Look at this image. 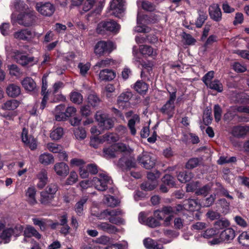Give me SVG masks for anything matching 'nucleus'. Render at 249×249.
Returning a JSON list of instances; mask_svg holds the SVG:
<instances>
[{"mask_svg":"<svg viewBox=\"0 0 249 249\" xmlns=\"http://www.w3.org/2000/svg\"><path fill=\"white\" fill-rule=\"evenodd\" d=\"M112 182L110 178L106 173H101L98 177H94L91 180H85L81 181L80 186L82 189L94 186L97 190L104 191L107 189V184Z\"/></svg>","mask_w":249,"mask_h":249,"instance_id":"f03ea898","label":"nucleus"},{"mask_svg":"<svg viewBox=\"0 0 249 249\" xmlns=\"http://www.w3.org/2000/svg\"><path fill=\"white\" fill-rule=\"evenodd\" d=\"M134 88L137 92L141 94L145 93L148 89L147 85L141 81H137L135 83Z\"/></svg>","mask_w":249,"mask_h":249,"instance_id":"58836bf2","label":"nucleus"},{"mask_svg":"<svg viewBox=\"0 0 249 249\" xmlns=\"http://www.w3.org/2000/svg\"><path fill=\"white\" fill-rule=\"evenodd\" d=\"M200 162V160L198 158H192L188 160L186 164V167L189 169H193L197 167Z\"/></svg>","mask_w":249,"mask_h":249,"instance_id":"052dcab7","label":"nucleus"},{"mask_svg":"<svg viewBox=\"0 0 249 249\" xmlns=\"http://www.w3.org/2000/svg\"><path fill=\"white\" fill-rule=\"evenodd\" d=\"M116 76V72L114 71L107 69L101 71L99 73V78L101 81H111Z\"/></svg>","mask_w":249,"mask_h":249,"instance_id":"aec40b11","label":"nucleus"},{"mask_svg":"<svg viewBox=\"0 0 249 249\" xmlns=\"http://www.w3.org/2000/svg\"><path fill=\"white\" fill-rule=\"evenodd\" d=\"M175 212L171 207H164L161 210H158L154 212V216L159 221L163 220L167 215L172 214Z\"/></svg>","mask_w":249,"mask_h":249,"instance_id":"f3484780","label":"nucleus"},{"mask_svg":"<svg viewBox=\"0 0 249 249\" xmlns=\"http://www.w3.org/2000/svg\"><path fill=\"white\" fill-rule=\"evenodd\" d=\"M100 101L99 97L94 93L89 94L88 97V102L93 107L97 106Z\"/></svg>","mask_w":249,"mask_h":249,"instance_id":"8fccbe9b","label":"nucleus"},{"mask_svg":"<svg viewBox=\"0 0 249 249\" xmlns=\"http://www.w3.org/2000/svg\"><path fill=\"white\" fill-rule=\"evenodd\" d=\"M53 196L49 193L42 191L40 193V202L43 204H47L51 202L53 198Z\"/></svg>","mask_w":249,"mask_h":249,"instance_id":"a19ab883","label":"nucleus"},{"mask_svg":"<svg viewBox=\"0 0 249 249\" xmlns=\"http://www.w3.org/2000/svg\"><path fill=\"white\" fill-rule=\"evenodd\" d=\"M36 195V190L34 187H30L26 191L25 196L30 204L34 205L37 203Z\"/></svg>","mask_w":249,"mask_h":249,"instance_id":"a878e982","label":"nucleus"},{"mask_svg":"<svg viewBox=\"0 0 249 249\" xmlns=\"http://www.w3.org/2000/svg\"><path fill=\"white\" fill-rule=\"evenodd\" d=\"M105 203L108 206L115 207L119 203V201L113 196H108L105 197Z\"/></svg>","mask_w":249,"mask_h":249,"instance_id":"bf43d9fd","label":"nucleus"},{"mask_svg":"<svg viewBox=\"0 0 249 249\" xmlns=\"http://www.w3.org/2000/svg\"><path fill=\"white\" fill-rule=\"evenodd\" d=\"M40 34L29 29H22L14 34V38L24 41H30L36 36L39 37Z\"/></svg>","mask_w":249,"mask_h":249,"instance_id":"9b49d317","label":"nucleus"},{"mask_svg":"<svg viewBox=\"0 0 249 249\" xmlns=\"http://www.w3.org/2000/svg\"><path fill=\"white\" fill-rule=\"evenodd\" d=\"M209 14L211 18L215 21H219L222 19V13L217 4H213L209 8Z\"/></svg>","mask_w":249,"mask_h":249,"instance_id":"dca6fc26","label":"nucleus"},{"mask_svg":"<svg viewBox=\"0 0 249 249\" xmlns=\"http://www.w3.org/2000/svg\"><path fill=\"white\" fill-rule=\"evenodd\" d=\"M15 229L12 228H8L3 230L0 234V238L2 242L6 244L9 243L12 236L15 233Z\"/></svg>","mask_w":249,"mask_h":249,"instance_id":"4be33fe9","label":"nucleus"},{"mask_svg":"<svg viewBox=\"0 0 249 249\" xmlns=\"http://www.w3.org/2000/svg\"><path fill=\"white\" fill-rule=\"evenodd\" d=\"M235 236V231L231 228H229L220 233L219 238H214L210 243L212 245H216L222 242H230L234 238Z\"/></svg>","mask_w":249,"mask_h":249,"instance_id":"0eeeda50","label":"nucleus"},{"mask_svg":"<svg viewBox=\"0 0 249 249\" xmlns=\"http://www.w3.org/2000/svg\"><path fill=\"white\" fill-rule=\"evenodd\" d=\"M53 169L58 176L63 177H66L70 171L69 166L64 162L56 163L53 166Z\"/></svg>","mask_w":249,"mask_h":249,"instance_id":"2eb2a0df","label":"nucleus"},{"mask_svg":"<svg viewBox=\"0 0 249 249\" xmlns=\"http://www.w3.org/2000/svg\"><path fill=\"white\" fill-rule=\"evenodd\" d=\"M45 146L48 150L53 153H58L62 150L61 145L53 142L48 143Z\"/></svg>","mask_w":249,"mask_h":249,"instance_id":"09e8293b","label":"nucleus"},{"mask_svg":"<svg viewBox=\"0 0 249 249\" xmlns=\"http://www.w3.org/2000/svg\"><path fill=\"white\" fill-rule=\"evenodd\" d=\"M21 83L25 90L28 92H36L37 90L36 82L31 77L25 78Z\"/></svg>","mask_w":249,"mask_h":249,"instance_id":"a211bd4d","label":"nucleus"},{"mask_svg":"<svg viewBox=\"0 0 249 249\" xmlns=\"http://www.w3.org/2000/svg\"><path fill=\"white\" fill-rule=\"evenodd\" d=\"M158 185L157 181H148L142 183L141 187V189L145 191H149L154 190Z\"/></svg>","mask_w":249,"mask_h":249,"instance_id":"c03bdc74","label":"nucleus"},{"mask_svg":"<svg viewBox=\"0 0 249 249\" xmlns=\"http://www.w3.org/2000/svg\"><path fill=\"white\" fill-rule=\"evenodd\" d=\"M120 29V25L113 20L102 21L98 24L97 27V31L100 34H103L106 31L116 34Z\"/></svg>","mask_w":249,"mask_h":249,"instance_id":"39448f33","label":"nucleus"},{"mask_svg":"<svg viewBox=\"0 0 249 249\" xmlns=\"http://www.w3.org/2000/svg\"><path fill=\"white\" fill-rule=\"evenodd\" d=\"M132 94L130 92H125L121 93L117 99V104L120 107L124 108L126 104L128 102L129 99L132 97Z\"/></svg>","mask_w":249,"mask_h":249,"instance_id":"393cba45","label":"nucleus"},{"mask_svg":"<svg viewBox=\"0 0 249 249\" xmlns=\"http://www.w3.org/2000/svg\"><path fill=\"white\" fill-rule=\"evenodd\" d=\"M184 208L191 211L197 210L199 209V204L196 199H189L186 200L184 204Z\"/></svg>","mask_w":249,"mask_h":249,"instance_id":"473e14b6","label":"nucleus"},{"mask_svg":"<svg viewBox=\"0 0 249 249\" xmlns=\"http://www.w3.org/2000/svg\"><path fill=\"white\" fill-rule=\"evenodd\" d=\"M118 139V137L113 134H105L100 137L93 136L90 137L89 144L91 147L97 148L101 143L106 141L111 142L117 141Z\"/></svg>","mask_w":249,"mask_h":249,"instance_id":"423d86ee","label":"nucleus"},{"mask_svg":"<svg viewBox=\"0 0 249 249\" xmlns=\"http://www.w3.org/2000/svg\"><path fill=\"white\" fill-rule=\"evenodd\" d=\"M7 95L11 97H16L18 96L21 92L20 87L14 84L9 85L6 89Z\"/></svg>","mask_w":249,"mask_h":249,"instance_id":"bb28decb","label":"nucleus"},{"mask_svg":"<svg viewBox=\"0 0 249 249\" xmlns=\"http://www.w3.org/2000/svg\"><path fill=\"white\" fill-rule=\"evenodd\" d=\"M38 182L37 186L39 189L43 188L48 181V173L45 170H41L36 176Z\"/></svg>","mask_w":249,"mask_h":249,"instance_id":"412c9836","label":"nucleus"},{"mask_svg":"<svg viewBox=\"0 0 249 249\" xmlns=\"http://www.w3.org/2000/svg\"><path fill=\"white\" fill-rule=\"evenodd\" d=\"M236 159L235 157H228L221 156L218 160L217 162L219 164H223L227 163L234 162Z\"/></svg>","mask_w":249,"mask_h":249,"instance_id":"680f3d73","label":"nucleus"},{"mask_svg":"<svg viewBox=\"0 0 249 249\" xmlns=\"http://www.w3.org/2000/svg\"><path fill=\"white\" fill-rule=\"evenodd\" d=\"M207 86L210 89L216 90L219 92H220L223 90L222 84L217 80H214V81L210 82Z\"/></svg>","mask_w":249,"mask_h":249,"instance_id":"3c124183","label":"nucleus"},{"mask_svg":"<svg viewBox=\"0 0 249 249\" xmlns=\"http://www.w3.org/2000/svg\"><path fill=\"white\" fill-rule=\"evenodd\" d=\"M193 177L192 173L186 171L181 172L177 175L178 180L181 183L189 181Z\"/></svg>","mask_w":249,"mask_h":249,"instance_id":"e433bc0d","label":"nucleus"},{"mask_svg":"<svg viewBox=\"0 0 249 249\" xmlns=\"http://www.w3.org/2000/svg\"><path fill=\"white\" fill-rule=\"evenodd\" d=\"M78 181V175L76 172L71 171L66 181V184L72 185Z\"/></svg>","mask_w":249,"mask_h":249,"instance_id":"5fc2aeb1","label":"nucleus"},{"mask_svg":"<svg viewBox=\"0 0 249 249\" xmlns=\"http://www.w3.org/2000/svg\"><path fill=\"white\" fill-rule=\"evenodd\" d=\"M63 135V129L61 127L54 128L50 134V137L53 140L60 139Z\"/></svg>","mask_w":249,"mask_h":249,"instance_id":"79ce46f5","label":"nucleus"},{"mask_svg":"<svg viewBox=\"0 0 249 249\" xmlns=\"http://www.w3.org/2000/svg\"><path fill=\"white\" fill-rule=\"evenodd\" d=\"M58 190V187L56 183H51L46 188L45 191L52 195L53 196Z\"/></svg>","mask_w":249,"mask_h":249,"instance_id":"69168bd1","label":"nucleus"},{"mask_svg":"<svg viewBox=\"0 0 249 249\" xmlns=\"http://www.w3.org/2000/svg\"><path fill=\"white\" fill-rule=\"evenodd\" d=\"M147 16H141L139 12L137 15V25L134 28V31L138 33H148L150 31V29L143 25L145 23L151 22L149 20L147 21Z\"/></svg>","mask_w":249,"mask_h":249,"instance_id":"4468645a","label":"nucleus"},{"mask_svg":"<svg viewBox=\"0 0 249 249\" xmlns=\"http://www.w3.org/2000/svg\"><path fill=\"white\" fill-rule=\"evenodd\" d=\"M21 138L22 142L28 145L31 150L36 149L37 146L36 141L33 138L28 137V130L25 128H23Z\"/></svg>","mask_w":249,"mask_h":249,"instance_id":"6ab92c4d","label":"nucleus"},{"mask_svg":"<svg viewBox=\"0 0 249 249\" xmlns=\"http://www.w3.org/2000/svg\"><path fill=\"white\" fill-rule=\"evenodd\" d=\"M73 133L75 138L79 141L85 139L87 137V133L83 127H78L74 129Z\"/></svg>","mask_w":249,"mask_h":249,"instance_id":"ea45409f","label":"nucleus"},{"mask_svg":"<svg viewBox=\"0 0 249 249\" xmlns=\"http://www.w3.org/2000/svg\"><path fill=\"white\" fill-rule=\"evenodd\" d=\"M222 109L218 105H215L214 107V115L216 122H219L221 118Z\"/></svg>","mask_w":249,"mask_h":249,"instance_id":"0e129e2a","label":"nucleus"},{"mask_svg":"<svg viewBox=\"0 0 249 249\" xmlns=\"http://www.w3.org/2000/svg\"><path fill=\"white\" fill-rule=\"evenodd\" d=\"M206 216L208 218L212 221L219 219L220 214L217 212L210 210L207 213Z\"/></svg>","mask_w":249,"mask_h":249,"instance_id":"e2e57ef3","label":"nucleus"},{"mask_svg":"<svg viewBox=\"0 0 249 249\" xmlns=\"http://www.w3.org/2000/svg\"><path fill=\"white\" fill-rule=\"evenodd\" d=\"M249 132V125L236 126L232 130V134L236 137H241L247 134Z\"/></svg>","mask_w":249,"mask_h":249,"instance_id":"b1692460","label":"nucleus"},{"mask_svg":"<svg viewBox=\"0 0 249 249\" xmlns=\"http://www.w3.org/2000/svg\"><path fill=\"white\" fill-rule=\"evenodd\" d=\"M9 73L11 75L18 76L20 75V71L16 65H11L8 67Z\"/></svg>","mask_w":249,"mask_h":249,"instance_id":"774afa93","label":"nucleus"},{"mask_svg":"<svg viewBox=\"0 0 249 249\" xmlns=\"http://www.w3.org/2000/svg\"><path fill=\"white\" fill-rule=\"evenodd\" d=\"M219 231L213 228L207 229L205 231L201 234L202 237L206 239H210L214 237L217 234Z\"/></svg>","mask_w":249,"mask_h":249,"instance_id":"37998d69","label":"nucleus"},{"mask_svg":"<svg viewBox=\"0 0 249 249\" xmlns=\"http://www.w3.org/2000/svg\"><path fill=\"white\" fill-rule=\"evenodd\" d=\"M15 6L19 12L17 17L18 23L24 26L33 25L36 18L35 12L21 0H16L15 1Z\"/></svg>","mask_w":249,"mask_h":249,"instance_id":"f257e3e1","label":"nucleus"},{"mask_svg":"<svg viewBox=\"0 0 249 249\" xmlns=\"http://www.w3.org/2000/svg\"><path fill=\"white\" fill-rule=\"evenodd\" d=\"M24 234L25 238L23 240L25 242L27 241L26 238H30L32 236H35L37 239H40L41 236L40 234L33 227L31 226H27L24 230Z\"/></svg>","mask_w":249,"mask_h":249,"instance_id":"cd10ccee","label":"nucleus"},{"mask_svg":"<svg viewBox=\"0 0 249 249\" xmlns=\"http://www.w3.org/2000/svg\"><path fill=\"white\" fill-rule=\"evenodd\" d=\"M39 161L44 165H48L54 162L53 156L50 153H44L39 157Z\"/></svg>","mask_w":249,"mask_h":249,"instance_id":"c756f323","label":"nucleus"},{"mask_svg":"<svg viewBox=\"0 0 249 249\" xmlns=\"http://www.w3.org/2000/svg\"><path fill=\"white\" fill-rule=\"evenodd\" d=\"M155 218H156L155 217H149L147 218L145 225L151 228L160 226V221L157 219H156Z\"/></svg>","mask_w":249,"mask_h":249,"instance_id":"13d9d810","label":"nucleus"},{"mask_svg":"<svg viewBox=\"0 0 249 249\" xmlns=\"http://www.w3.org/2000/svg\"><path fill=\"white\" fill-rule=\"evenodd\" d=\"M116 48V46L111 41H100L95 45L94 52L96 55L101 56L106 53H111Z\"/></svg>","mask_w":249,"mask_h":249,"instance_id":"20e7f679","label":"nucleus"},{"mask_svg":"<svg viewBox=\"0 0 249 249\" xmlns=\"http://www.w3.org/2000/svg\"><path fill=\"white\" fill-rule=\"evenodd\" d=\"M87 198L85 197H83L76 203L74 207V210L77 214L79 216L83 215L84 211V205L87 202Z\"/></svg>","mask_w":249,"mask_h":249,"instance_id":"72a5a7b5","label":"nucleus"},{"mask_svg":"<svg viewBox=\"0 0 249 249\" xmlns=\"http://www.w3.org/2000/svg\"><path fill=\"white\" fill-rule=\"evenodd\" d=\"M71 100L74 104H80L83 101V97L82 94L78 92L73 91L71 94Z\"/></svg>","mask_w":249,"mask_h":249,"instance_id":"de8ad7c7","label":"nucleus"},{"mask_svg":"<svg viewBox=\"0 0 249 249\" xmlns=\"http://www.w3.org/2000/svg\"><path fill=\"white\" fill-rule=\"evenodd\" d=\"M140 122V117L137 114L132 116L131 119L128 121V127L130 130L131 134L135 135L136 133V130L135 127V124Z\"/></svg>","mask_w":249,"mask_h":249,"instance_id":"2f4dec72","label":"nucleus"},{"mask_svg":"<svg viewBox=\"0 0 249 249\" xmlns=\"http://www.w3.org/2000/svg\"><path fill=\"white\" fill-rule=\"evenodd\" d=\"M32 220L34 224L39 226L41 231H44L46 230L47 226L46 220L37 218H34Z\"/></svg>","mask_w":249,"mask_h":249,"instance_id":"6e6d98bb","label":"nucleus"},{"mask_svg":"<svg viewBox=\"0 0 249 249\" xmlns=\"http://www.w3.org/2000/svg\"><path fill=\"white\" fill-rule=\"evenodd\" d=\"M104 155L106 157L113 158L116 156V154L117 153L116 148L114 147V144L111 145L108 148L104 149Z\"/></svg>","mask_w":249,"mask_h":249,"instance_id":"864d4df0","label":"nucleus"},{"mask_svg":"<svg viewBox=\"0 0 249 249\" xmlns=\"http://www.w3.org/2000/svg\"><path fill=\"white\" fill-rule=\"evenodd\" d=\"M125 0H112L110 3V8L112 11L111 14L120 18L124 11V3Z\"/></svg>","mask_w":249,"mask_h":249,"instance_id":"ddd939ff","label":"nucleus"},{"mask_svg":"<svg viewBox=\"0 0 249 249\" xmlns=\"http://www.w3.org/2000/svg\"><path fill=\"white\" fill-rule=\"evenodd\" d=\"M116 64L117 62L116 60L113 59L107 58L98 62L95 66L98 67L99 68H104L116 65Z\"/></svg>","mask_w":249,"mask_h":249,"instance_id":"f704fd0d","label":"nucleus"},{"mask_svg":"<svg viewBox=\"0 0 249 249\" xmlns=\"http://www.w3.org/2000/svg\"><path fill=\"white\" fill-rule=\"evenodd\" d=\"M140 51L144 55L155 56L157 54L156 50H154L151 47L147 45L141 46Z\"/></svg>","mask_w":249,"mask_h":249,"instance_id":"4c0bfd02","label":"nucleus"},{"mask_svg":"<svg viewBox=\"0 0 249 249\" xmlns=\"http://www.w3.org/2000/svg\"><path fill=\"white\" fill-rule=\"evenodd\" d=\"M240 244L245 246H249V232L244 231L238 236Z\"/></svg>","mask_w":249,"mask_h":249,"instance_id":"a18cd8bd","label":"nucleus"},{"mask_svg":"<svg viewBox=\"0 0 249 249\" xmlns=\"http://www.w3.org/2000/svg\"><path fill=\"white\" fill-rule=\"evenodd\" d=\"M118 214H119L118 212L116 211H108L107 210L102 212L100 214H97L96 216L100 219H108L109 218L108 217V216H115Z\"/></svg>","mask_w":249,"mask_h":249,"instance_id":"49530a36","label":"nucleus"},{"mask_svg":"<svg viewBox=\"0 0 249 249\" xmlns=\"http://www.w3.org/2000/svg\"><path fill=\"white\" fill-rule=\"evenodd\" d=\"M168 91L170 93L169 99L162 107L161 111L163 113L166 114L169 118H171L173 116L175 109L174 102L176 98V90L174 89L172 91Z\"/></svg>","mask_w":249,"mask_h":249,"instance_id":"6e6552de","label":"nucleus"},{"mask_svg":"<svg viewBox=\"0 0 249 249\" xmlns=\"http://www.w3.org/2000/svg\"><path fill=\"white\" fill-rule=\"evenodd\" d=\"M91 65L89 62L80 63L78 65V68L80 70V73L82 76H85L88 71L89 70Z\"/></svg>","mask_w":249,"mask_h":249,"instance_id":"603ef678","label":"nucleus"},{"mask_svg":"<svg viewBox=\"0 0 249 249\" xmlns=\"http://www.w3.org/2000/svg\"><path fill=\"white\" fill-rule=\"evenodd\" d=\"M9 48L8 46L5 47L6 52L8 54L11 55V57L18 64L22 66L27 65H33L37 63L38 60L37 58H35L34 57H29L25 53L22 51L14 50L11 52L9 51Z\"/></svg>","mask_w":249,"mask_h":249,"instance_id":"7ed1b4c3","label":"nucleus"},{"mask_svg":"<svg viewBox=\"0 0 249 249\" xmlns=\"http://www.w3.org/2000/svg\"><path fill=\"white\" fill-rule=\"evenodd\" d=\"M97 227L99 229L109 233H114L118 231L116 227L107 222H101L98 224Z\"/></svg>","mask_w":249,"mask_h":249,"instance_id":"c85d7f7f","label":"nucleus"},{"mask_svg":"<svg viewBox=\"0 0 249 249\" xmlns=\"http://www.w3.org/2000/svg\"><path fill=\"white\" fill-rule=\"evenodd\" d=\"M230 225L229 220L226 219H221L215 221L214 223V229L219 231V230L228 227Z\"/></svg>","mask_w":249,"mask_h":249,"instance_id":"c9c22d12","label":"nucleus"},{"mask_svg":"<svg viewBox=\"0 0 249 249\" xmlns=\"http://www.w3.org/2000/svg\"><path fill=\"white\" fill-rule=\"evenodd\" d=\"M233 69L237 72H243L247 70L246 67L239 62H235L232 65Z\"/></svg>","mask_w":249,"mask_h":249,"instance_id":"338daca9","label":"nucleus"},{"mask_svg":"<svg viewBox=\"0 0 249 249\" xmlns=\"http://www.w3.org/2000/svg\"><path fill=\"white\" fill-rule=\"evenodd\" d=\"M95 119L99 123V125L104 129H108L114 125V120L108 118L106 114L98 111L95 114Z\"/></svg>","mask_w":249,"mask_h":249,"instance_id":"f8f14e48","label":"nucleus"},{"mask_svg":"<svg viewBox=\"0 0 249 249\" xmlns=\"http://www.w3.org/2000/svg\"><path fill=\"white\" fill-rule=\"evenodd\" d=\"M139 162L146 169L152 168L155 164V158L150 153L146 152H143L138 158Z\"/></svg>","mask_w":249,"mask_h":249,"instance_id":"1a4fd4ad","label":"nucleus"},{"mask_svg":"<svg viewBox=\"0 0 249 249\" xmlns=\"http://www.w3.org/2000/svg\"><path fill=\"white\" fill-rule=\"evenodd\" d=\"M19 102L14 99L8 100L1 106V108L3 110H13L16 109L19 106Z\"/></svg>","mask_w":249,"mask_h":249,"instance_id":"7c9ffc66","label":"nucleus"},{"mask_svg":"<svg viewBox=\"0 0 249 249\" xmlns=\"http://www.w3.org/2000/svg\"><path fill=\"white\" fill-rule=\"evenodd\" d=\"M36 10L42 15L50 17L52 16L55 11V7L49 2H40L36 5Z\"/></svg>","mask_w":249,"mask_h":249,"instance_id":"9d476101","label":"nucleus"},{"mask_svg":"<svg viewBox=\"0 0 249 249\" xmlns=\"http://www.w3.org/2000/svg\"><path fill=\"white\" fill-rule=\"evenodd\" d=\"M162 182L170 187H172L175 185L174 178L170 175H165L162 179Z\"/></svg>","mask_w":249,"mask_h":249,"instance_id":"4d7b16f0","label":"nucleus"},{"mask_svg":"<svg viewBox=\"0 0 249 249\" xmlns=\"http://www.w3.org/2000/svg\"><path fill=\"white\" fill-rule=\"evenodd\" d=\"M65 109V106L61 104L57 106L55 109L54 115L55 119L57 121H65L67 119V115L64 111Z\"/></svg>","mask_w":249,"mask_h":249,"instance_id":"5701e85b","label":"nucleus"}]
</instances>
